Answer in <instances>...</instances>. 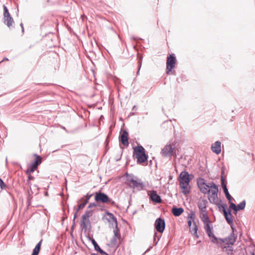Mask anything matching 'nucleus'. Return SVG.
<instances>
[{"instance_id":"nucleus-1","label":"nucleus","mask_w":255,"mask_h":255,"mask_svg":"<svg viewBox=\"0 0 255 255\" xmlns=\"http://www.w3.org/2000/svg\"><path fill=\"white\" fill-rule=\"evenodd\" d=\"M197 184L202 193L209 194L208 199L211 203H214L216 201L218 187L214 182L207 184L203 178H199L197 180Z\"/></svg>"},{"instance_id":"nucleus-2","label":"nucleus","mask_w":255,"mask_h":255,"mask_svg":"<svg viewBox=\"0 0 255 255\" xmlns=\"http://www.w3.org/2000/svg\"><path fill=\"white\" fill-rule=\"evenodd\" d=\"M107 215L113 220L115 225L113 230L114 236L110 242L109 245L112 248H117L120 245L122 240L120 229L118 226L117 220L116 217L111 213L107 212Z\"/></svg>"},{"instance_id":"nucleus-3","label":"nucleus","mask_w":255,"mask_h":255,"mask_svg":"<svg viewBox=\"0 0 255 255\" xmlns=\"http://www.w3.org/2000/svg\"><path fill=\"white\" fill-rule=\"evenodd\" d=\"M189 176L188 172L185 171L181 172L180 174V186L184 194H187L190 192Z\"/></svg>"},{"instance_id":"nucleus-4","label":"nucleus","mask_w":255,"mask_h":255,"mask_svg":"<svg viewBox=\"0 0 255 255\" xmlns=\"http://www.w3.org/2000/svg\"><path fill=\"white\" fill-rule=\"evenodd\" d=\"M237 238V236L233 233H231L228 237L224 239L217 238L214 234L213 237L210 238L211 242L214 244H225L227 245H233L236 242Z\"/></svg>"},{"instance_id":"nucleus-5","label":"nucleus","mask_w":255,"mask_h":255,"mask_svg":"<svg viewBox=\"0 0 255 255\" xmlns=\"http://www.w3.org/2000/svg\"><path fill=\"white\" fill-rule=\"evenodd\" d=\"M200 218L204 224V228L206 233L209 237L213 236V228L211 226V222L208 216L207 211L205 212H200Z\"/></svg>"},{"instance_id":"nucleus-6","label":"nucleus","mask_w":255,"mask_h":255,"mask_svg":"<svg viewBox=\"0 0 255 255\" xmlns=\"http://www.w3.org/2000/svg\"><path fill=\"white\" fill-rule=\"evenodd\" d=\"M127 178V184L130 187L133 189H137L139 190H141L144 187L143 183L140 181V179L136 180L132 174H129L128 173L126 174Z\"/></svg>"},{"instance_id":"nucleus-7","label":"nucleus","mask_w":255,"mask_h":255,"mask_svg":"<svg viewBox=\"0 0 255 255\" xmlns=\"http://www.w3.org/2000/svg\"><path fill=\"white\" fill-rule=\"evenodd\" d=\"M133 156L137 159L138 163H142L147 159V156L145 154L144 148L141 145L135 146L133 148Z\"/></svg>"},{"instance_id":"nucleus-8","label":"nucleus","mask_w":255,"mask_h":255,"mask_svg":"<svg viewBox=\"0 0 255 255\" xmlns=\"http://www.w3.org/2000/svg\"><path fill=\"white\" fill-rule=\"evenodd\" d=\"M95 200L97 203L101 202L103 203H109L112 205H115L116 203L105 193L99 191L95 194Z\"/></svg>"},{"instance_id":"nucleus-9","label":"nucleus","mask_w":255,"mask_h":255,"mask_svg":"<svg viewBox=\"0 0 255 255\" xmlns=\"http://www.w3.org/2000/svg\"><path fill=\"white\" fill-rule=\"evenodd\" d=\"M161 154L162 156L165 157H171L172 156H174L176 157V154L175 144H167L163 149H162Z\"/></svg>"},{"instance_id":"nucleus-10","label":"nucleus","mask_w":255,"mask_h":255,"mask_svg":"<svg viewBox=\"0 0 255 255\" xmlns=\"http://www.w3.org/2000/svg\"><path fill=\"white\" fill-rule=\"evenodd\" d=\"M3 7L4 10V23L8 27H10L12 25L13 23H14L13 19L12 17L10 16L7 7L5 5H3Z\"/></svg>"},{"instance_id":"nucleus-11","label":"nucleus","mask_w":255,"mask_h":255,"mask_svg":"<svg viewBox=\"0 0 255 255\" xmlns=\"http://www.w3.org/2000/svg\"><path fill=\"white\" fill-rule=\"evenodd\" d=\"M154 227L157 232L160 233H163L165 227L164 220L161 218H157L155 220Z\"/></svg>"},{"instance_id":"nucleus-12","label":"nucleus","mask_w":255,"mask_h":255,"mask_svg":"<svg viewBox=\"0 0 255 255\" xmlns=\"http://www.w3.org/2000/svg\"><path fill=\"white\" fill-rule=\"evenodd\" d=\"M175 64V57L174 55H170L167 57L166 62V69L168 73L174 67Z\"/></svg>"},{"instance_id":"nucleus-13","label":"nucleus","mask_w":255,"mask_h":255,"mask_svg":"<svg viewBox=\"0 0 255 255\" xmlns=\"http://www.w3.org/2000/svg\"><path fill=\"white\" fill-rule=\"evenodd\" d=\"M35 156H36V159L35 161L31 164L30 168L27 170V173L34 172V171L37 168L38 165L41 162V157L36 154H35Z\"/></svg>"},{"instance_id":"nucleus-14","label":"nucleus","mask_w":255,"mask_h":255,"mask_svg":"<svg viewBox=\"0 0 255 255\" xmlns=\"http://www.w3.org/2000/svg\"><path fill=\"white\" fill-rule=\"evenodd\" d=\"M150 199L153 202L160 203L162 201L160 196L157 194L155 190H152L148 193Z\"/></svg>"},{"instance_id":"nucleus-15","label":"nucleus","mask_w":255,"mask_h":255,"mask_svg":"<svg viewBox=\"0 0 255 255\" xmlns=\"http://www.w3.org/2000/svg\"><path fill=\"white\" fill-rule=\"evenodd\" d=\"M208 205V201L205 199H201L198 203V207L200 212H205L207 211V207Z\"/></svg>"},{"instance_id":"nucleus-16","label":"nucleus","mask_w":255,"mask_h":255,"mask_svg":"<svg viewBox=\"0 0 255 255\" xmlns=\"http://www.w3.org/2000/svg\"><path fill=\"white\" fill-rule=\"evenodd\" d=\"M222 208L223 209L224 215L227 223L230 225H232L233 224V221L231 212L229 211V212H227L225 208V205H223Z\"/></svg>"},{"instance_id":"nucleus-17","label":"nucleus","mask_w":255,"mask_h":255,"mask_svg":"<svg viewBox=\"0 0 255 255\" xmlns=\"http://www.w3.org/2000/svg\"><path fill=\"white\" fill-rule=\"evenodd\" d=\"M220 247L222 251L226 252L228 255H232L234 254V249L232 247L229 246H225L223 244H217Z\"/></svg>"},{"instance_id":"nucleus-18","label":"nucleus","mask_w":255,"mask_h":255,"mask_svg":"<svg viewBox=\"0 0 255 255\" xmlns=\"http://www.w3.org/2000/svg\"><path fill=\"white\" fill-rule=\"evenodd\" d=\"M128 132L124 130L120 136V140L124 145L127 146L128 145Z\"/></svg>"},{"instance_id":"nucleus-19","label":"nucleus","mask_w":255,"mask_h":255,"mask_svg":"<svg viewBox=\"0 0 255 255\" xmlns=\"http://www.w3.org/2000/svg\"><path fill=\"white\" fill-rule=\"evenodd\" d=\"M221 143L219 141H216L213 143L211 147L212 151L217 154H219L221 152Z\"/></svg>"},{"instance_id":"nucleus-20","label":"nucleus","mask_w":255,"mask_h":255,"mask_svg":"<svg viewBox=\"0 0 255 255\" xmlns=\"http://www.w3.org/2000/svg\"><path fill=\"white\" fill-rule=\"evenodd\" d=\"M221 180H222V187L223 189L224 192L227 198L229 200V202H231V201H232V197L229 193L227 186L224 182V179L223 176L221 177Z\"/></svg>"},{"instance_id":"nucleus-21","label":"nucleus","mask_w":255,"mask_h":255,"mask_svg":"<svg viewBox=\"0 0 255 255\" xmlns=\"http://www.w3.org/2000/svg\"><path fill=\"white\" fill-rule=\"evenodd\" d=\"M90 220L89 218H87L85 216L82 215V221L81 222V226L83 229H84L85 231L87 229L88 225L90 224Z\"/></svg>"},{"instance_id":"nucleus-22","label":"nucleus","mask_w":255,"mask_h":255,"mask_svg":"<svg viewBox=\"0 0 255 255\" xmlns=\"http://www.w3.org/2000/svg\"><path fill=\"white\" fill-rule=\"evenodd\" d=\"M82 203L79 204L78 206V207L76 210V212L74 214V219H73V220L74 221L75 219L77 218V213L78 212V211L84 208V207L85 206V205L87 204V200H83L81 201Z\"/></svg>"},{"instance_id":"nucleus-23","label":"nucleus","mask_w":255,"mask_h":255,"mask_svg":"<svg viewBox=\"0 0 255 255\" xmlns=\"http://www.w3.org/2000/svg\"><path fill=\"white\" fill-rule=\"evenodd\" d=\"M92 244L94 246L95 250L98 252H99L102 255H108L106 253H105L103 250H102L100 247L99 246L97 242L94 239H93L92 241Z\"/></svg>"},{"instance_id":"nucleus-24","label":"nucleus","mask_w":255,"mask_h":255,"mask_svg":"<svg viewBox=\"0 0 255 255\" xmlns=\"http://www.w3.org/2000/svg\"><path fill=\"white\" fill-rule=\"evenodd\" d=\"M198 231V226L196 225L195 222H194L193 226L192 228H190V232L196 237V238L198 239L199 237V236L197 233Z\"/></svg>"},{"instance_id":"nucleus-25","label":"nucleus","mask_w":255,"mask_h":255,"mask_svg":"<svg viewBox=\"0 0 255 255\" xmlns=\"http://www.w3.org/2000/svg\"><path fill=\"white\" fill-rule=\"evenodd\" d=\"M184 211V210L182 208H176L173 207L172 209V213L175 216H180Z\"/></svg>"},{"instance_id":"nucleus-26","label":"nucleus","mask_w":255,"mask_h":255,"mask_svg":"<svg viewBox=\"0 0 255 255\" xmlns=\"http://www.w3.org/2000/svg\"><path fill=\"white\" fill-rule=\"evenodd\" d=\"M42 242V240H41L40 242L36 245L34 249L33 250L32 255H38V254L40 250L41 245Z\"/></svg>"},{"instance_id":"nucleus-27","label":"nucleus","mask_w":255,"mask_h":255,"mask_svg":"<svg viewBox=\"0 0 255 255\" xmlns=\"http://www.w3.org/2000/svg\"><path fill=\"white\" fill-rule=\"evenodd\" d=\"M196 217V215L194 212L191 211L188 215V220H191L192 222H195L194 220Z\"/></svg>"},{"instance_id":"nucleus-28","label":"nucleus","mask_w":255,"mask_h":255,"mask_svg":"<svg viewBox=\"0 0 255 255\" xmlns=\"http://www.w3.org/2000/svg\"><path fill=\"white\" fill-rule=\"evenodd\" d=\"M246 206V201L243 200L237 206V211L242 210L245 209Z\"/></svg>"},{"instance_id":"nucleus-29","label":"nucleus","mask_w":255,"mask_h":255,"mask_svg":"<svg viewBox=\"0 0 255 255\" xmlns=\"http://www.w3.org/2000/svg\"><path fill=\"white\" fill-rule=\"evenodd\" d=\"M93 212L94 211L93 210H87L85 212L84 214H83V215L84 216H85V217H86L87 218L89 219V218L93 215Z\"/></svg>"},{"instance_id":"nucleus-30","label":"nucleus","mask_w":255,"mask_h":255,"mask_svg":"<svg viewBox=\"0 0 255 255\" xmlns=\"http://www.w3.org/2000/svg\"><path fill=\"white\" fill-rule=\"evenodd\" d=\"M93 196L92 194H89L88 193L85 197L82 198L79 201H82L83 200H87V203L89 202V199L90 198Z\"/></svg>"},{"instance_id":"nucleus-31","label":"nucleus","mask_w":255,"mask_h":255,"mask_svg":"<svg viewBox=\"0 0 255 255\" xmlns=\"http://www.w3.org/2000/svg\"><path fill=\"white\" fill-rule=\"evenodd\" d=\"M230 208L233 209L234 210L236 211H237V205L234 203H232L231 201V202H230Z\"/></svg>"},{"instance_id":"nucleus-32","label":"nucleus","mask_w":255,"mask_h":255,"mask_svg":"<svg viewBox=\"0 0 255 255\" xmlns=\"http://www.w3.org/2000/svg\"><path fill=\"white\" fill-rule=\"evenodd\" d=\"M97 206V204L95 203H91L89 204L88 208H92L93 207H96Z\"/></svg>"},{"instance_id":"nucleus-33","label":"nucleus","mask_w":255,"mask_h":255,"mask_svg":"<svg viewBox=\"0 0 255 255\" xmlns=\"http://www.w3.org/2000/svg\"><path fill=\"white\" fill-rule=\"evenodd\" d=\"M141 63H142L141 60V59H139L138 61V70L137 71V75L139 74V70H140V67L141 66Z\"/></svg>"},{"instance_id":"nucleus-34","label":"nucleus","mask_w":255,"mask_h":255,"mask_svg":"<svg viewBox=\"0 0 255 255\" xmlns=\"http://www.w3.org/2000/svg\"><path fill=\"white\" fill-rule=\"evenodd\" d=\"M0 186L1 189H3L4 187H5L6 186V185L4 183V182L2 181V180L0 178Z\"/></svg>"},{"instance_id":"nucleus-35","label":"nucleus","mask_w":255,"mask_h":255,"mask_svg":"<svg viewBox=\"0 0 255 255\" xmlns=\"http://www.w3.org/2000/svg\"><path fill=\"white\" fill-rule=\"evenodd\" d=\"M192 223L191 220H188V225L190 228H191Z\"/></svg>"},{"instance_id":"nucleus-36","label":"nucleus","mask_w":255,"mask_h":255,"mask_svg":"<svg viewBox=\"0 0 255 255\" xmlns=\"http://www.w3.org/2000/svg\"><path fill=\"white\" fill-rule=\"evenodd\" d=\"M231 229L232 230V233H235V227L233 226V224L232 225H231Z\"/></svg>"},{"instance_id":"nucleus-37","label":"nucleus","mask_w":255,"mask_h":255,"mask_svg":"<svg viewBox=\"0 0 255 255\" xmlns=\"http://www.w3.org/2000/svg\"><path fill=\"white\" fill-rule=\"evenodd\" d=\"M156 237H157V233L156 232H155L154 236V241H155Z\"/></svg>"},{"instance_id":"nucleus-38","label":"nucleus","mask_w":255,"mask_h":255,"mask_svg":"<svg viewBox=\"0 0 255 255\" xmlns=\"http://www.w3.org/2000/svg\"><path fill=\"white\" fill-rule=\"evenodd\" d=\"M28 178L29 180H32L33 179V177L31 175H29Z\"/></svg>"},{"instance_id":"nucleus-39","label":"nucleus","mask_w":255,"mask_h":255,"mask_svg":"<svg viewBox=\"0 0 255 255\" xmlns=\"http://www.w3.org/2000/svg\"><path fill=\"white\" fill-rule=\"evenodd\" d=\"M20 26H21V28H22V31L23 32L24 31V28H23V24L22 23L20 24Z\"/></svg>"},{"instance_id":"nucleus-40","label":"nucleus","mask_w":255,"mask_h":255,"mask_svg":"<svg viewBox=\"0 0 255 255\" xmlns=\"http://www.w3.org/2000/svg\"><path fill=\"white\" fill-rule=\"evenodd\" d=\"M157 238H158V239H157V242H156L155 244H157V242L160 240V237H158Z\"/></svg>"},{"instance_id":"nucleus-41","label":"nucleus","mask_w":255,"mask_h":255,"mask_svg":"<svg viewBox=\"0 0 255 255\" xmlns=\"http://www.w3.org/2000/svg\"><path fill=\"white\" fill-rule=\"evenodd\" d=\"M251 255H255V254L254 253L252 252Z\"/></svg>"},{"instance_id":"nucleus-42","label":"nucleus","mask_w":255,"mask_h":255,"mask_svg":"<svg viewBox=\"0 0 255 255\" xmlns=\"http://www.w3.org/2000/svg\"><path fill=\"white\" fill-rule=\"evenodd\" d=\"M91 255H98L96 254H92Z\"/></svg>"},{"instance_id":"nucleus-43","label":"nucleus","mask_w":255,"mask_h":255,"mask_svg":"<svg viewBox=\"0 0 255 255\" xmlns=\"http://www.w3.org/2000/svg\"><path fill=\"white\" fill-rule=\"evenodd\" d=\"M135 106H134L133 107V110L135 109Z\"/></svg>"}]
</instances>
